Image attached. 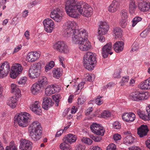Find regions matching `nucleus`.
Masks as SVG:
<instances>
[{"instance_id":"nucleus-1","label":"nucleus","mask_w":150,"mask_h":150,"mask_svg":"<svg viewBox=\"0 0 150 150\" xmlns=\"http://www.w3.org/2000/svg\"><path fill=\"white\" fill-rule=\"evenodd\" d=\"M76 23L69 21L66 23L64 30V36L69 37L72 36V41L74 43H78L79 48L81 51L89 50L91 48L90 43L88 39V34L83 29L79 30Z\"/></svg>"},{"instance_id":"nucleus-2","label":"nucleus","mask_w":150,"mask_h":150,"mask_svg":"<svg viewBox=\"0 0 150 150\" xmlns=\"http://www.w3.org/2000/svg\"><path fill=\"white\" fill-rule=\"evenodd\" d=\"M86 3L83 1L74 2L72 0L67 1L66 2L65 9L67 14L71 17H78V11L84 16Z\"/></svg>"},{"instance_id":"nucleus-3","label":"nucleus","mask_w":150,"mask_h":150,"mask_svg":"<svg viewBox=\"0 0 150 150\" xmlns=\"http://www.w3.org/2000/svg\"><path fill=\"white\" fill-rule=\"evenodd\" d=\"M30 136L34 141H37L42 137V128L40 123L35 121L30 124L29 127Z\"/></svg>"},{"instance_id":"nucleus-4","label":"nucleus","mask_w":150,"mask_h":150,"mask_svg":"<svg viewBox=\"0 0 150 150\" xmlns=\"http://www.w3.org/2000/svg\"><path fill=\"white\" fill-rule=\"evenodd\" d=\"M83 66L87 69L91 70L96 63V55L91 52H88L83 57Z\"/></svg>"},{"instance_id":"nucleus-5","label":"nucleus","mask_w":150,"mask_h":150,"mask_svg":"<svg viewBox=\"0 0 150 150\" xmlns=\"http://www.w3.org/2000/svg\"><path fill=\"white\" fill-rule=\"evenodd\" d=\"M31 119L30 115L25 112L19 113L17 116H15L14 118V121L17 122L19 126L23 127L28 125Z\"/></svg>"},{"instance_id":"nucleus-6","label":"nucleus","mask_w":150,"mask_h":150,"mask_svg":"<svg viewBox=\"0 0 150 150\" xmlns=\"http://www.w3.org/2000/svg\"><path fill=\"white\" fill-rule=\"evenodd\" d=\"M129 97L132 100L139 101L147 99L148 96L142 91H136L131 93L130 94Z\"/></svg>"},{"instance_id":"nucleus-7","label":"nucleus","mask_w":150,"mask_h":150,"mask_svg":"<svg viewBox=\"0 0 150 150\" xmlns=\"http://www.w3.org/2000/svg\"><path fill=\"white\" fill-rule=\"evenodd\" d=\"M54 48L59 52L67 53L69 50L66 43L63 41H59L56 42L53 45Z\"/></svg>"},{"instance_id":"nucleus-8","label":"nucleus","mask_w":150,"mask_h":150,"mask_svg":"<svg viewBox=\"0 0 150 150\" xmlns=\"http://www.w3.org/2000/svg\"><path fill=\"white\" fill-rule=\"evenodd\" d=\"M63 11L59 8L54 9L50 13V16L55 21L60 22L62 19Z\"/></svg>"},{"instance_id":"nucleus-9","label":"nucleus","mask_w":150,"mask_h":150,"mask_svg":"<svg viewBox=\"0 0 150 150\" xmlns=\"http://www.w3.org/2000/svg\"><path fill=\"white\" fill-rule=\"evenodd\" d=\"M23 68L20 64H16L12 66L11 71L10 72V77L13 79L16 78L22 71Z\"/></svg>"},{"instance_id":"nucleus-10","label":"nucleus","mask_w":150,"mask_h":150,"mask_svg":"<svg viewBox=\"0 0 150 150\" xmlns=\"http://www.w3.org/2000/svg\"><path fill=\"white\" fill-rule=\"evenodd\" d=\"M90 129L93 133L97 135L103 136L105 132L103 127L96 123L92 124L91 126Z\"/></svg>"},{"instance_id":"nucleus-11","label":"nucleus","mask_w":150,"mask_h":150,"mask_svg":"<svg viewBox=\"0 0 150 150\" xmlns=\"http://www.w3.org/2000/svg\"><path fill=\"white\" fill-rule=\"evenodd\" d=\"M45 30L47 33L52 32L54 27V23L53 21L50 18H47L43 21Z\"/></svg>"},{"instance_id":"nucleus-12","label":"nucleus","mask_w":150,"mask_h":150,"mask_svg":"<svg viewBox=\"0 0 150 150\" xmlns=\"http://www.w3.org/2000/svg\"><path fill=\"white\" fill-rule=\"evenodd\" d=\"M19 146L20 150H31L33 147V143L30 141L22 139L20 140Z\"/></svg>"},{"instance_id":"nucleus-13","label":"nucleus","mask_w":150,"mask_h":150,"mask_svg":"<svg viewBox=\"0 0 150 150\" xmlns=\"http://www.w3.org/2000/svg\"><path fill=\"white\" fill-rule=\"evenodd\" d=\"M40 105L39 101H35L34 103L30 105V108L35 114L40 115L41 113L42 110Z\"/></svg>"},{"instance_id":"nucleus-14","label":"nucleus","mask_w":150,"mask_h":150,"mask_svg":"<svg viewBox=\"0 0 150 150\" xmlns=\"http://www.w3.org/2000/svg\"><path fill=\"white\" fill-rule=\"evenodd\" d=\"M109 28V26L106 22H101L98 29V33L99 34L103 35L106 33Z\"/></svg>"},{"instance_id":"nucleus-15","label":"nucleus","mask_w":150,"mask_h":150,"mask_svg":"<svg viewBox=\"0 0 150 150\" xmlns=\"http://www.w3.org/2000/svg\"><path fill=\"white\" fill-rule=\"evenodd\" d=\"M147 115L144 113V112L140 110H138L137 114L139 117L142 119L144 120H147L148 119L150 120V104L146 108Z\"/></svg>"},{"instance_id":"nucleus-16","label":"nucleus","mask_w":150,"mask_h":150,"mask_svg":"<svg viewBox=\"0 0 150 150\" xmlns=\"http://www.w3.org/2000/svg\"><path fill=\"white\" fill-rule=\"evenodd\" d=\"M149 130L147 125H141L137 129V134L141 137H143L147 134Z\"/></svg>"},{"instance_id":"nucleus-17","label":"nucleus","mask_w":150,"mask_h":150,"mask_svg":"<svg viewBox=\"0 0 150 150\" xmlns=\"http://www.w3.org/2000/svg\"><path fill=\"white\" fill-rule=\"evenodd\" d=\"M112 44L111 42H110L107 43L103 47L102 54L104 58H107L109 52L112 49Z\"/></svg>"},{"instance_id":"nucleus-18","label":"nucleus","mask_w":150,"mask_h":150,"mask_svg":"<svg viewBox=\"0 0 150 150\" xmlns=\"http://www.w3.org/2000/svg\"><path fill=\"white\" fill-rule=\"evenodd\" d=\"M122 119L127 122H133L135 119V115L133 112L124 113L122 116Z\"/></svg>"},{"instance_id":"nucleus-19","label":"nucleus","mask_w":150,"mask_h":150,"mask_svg":"<svg viewBox=\"0 0 150 150\" xmlns=\"http://www.w3.org/2000/svg\"><path fill=\"white\" fill-rule=\"evenodd\" d=\"M40 56V54L38 52H32L28 54L26 58L28 61L33 62L36 61Z\"/></svg>"},{"instance_id":"nucleus-20","label":"nucleus","mask_w":150,"mask_h":150,"mask_svg":"<svg viewBox=\"0 0 150 150\" xmlns=\"http://www.w3.org/2000/svg\"><path fill=\"white\" fill-rule=\"evenodd\" d=\"M138 7L142 12L147 11L150 8V3L148 2L144 1L140 2L138 4Z\"/></svg>"},{"instance_id":"nucleus-21","label":"nucleus","mask_w":150,"mask_h":150,"mask_svg":"<svg viewBox=\"0 0 150 150\" xmlns=\"http://www.w3.org/2000/svg\"><path fill=\"white\" fill-rule=\"evenodd\" d=\"M53 104V102L50 98L45 97L43 99L42 107L45 110H47L48 108L52 106Z\"/></svg>"},{"instance_id":"nucleus-22","label":"nucleus","mask_w":150,"mask_h":150,"mask_svg":"<svg viewBox=\"0 0 150 150\" xmlns=\"http://www.w3.org/2000/svg\"><path fill=\"white\" fill-rule=\"evenodd\" d=\"M40 73V70L35 69L32 67L29 70L28 76L32 79H34L38 77Z\"/></svg>"},{"instance_id":"nucleus-23","label":"nucleus","mask_w":150,"mask_h":150,"mask_svg":"<svg viewBox=\"0 0 150 150\" xmlns=\"http://www.w3.org/2000/svg\"><path fill=\"white\" fill-rule=\"evenodd\" d=\"M139 87L142 90L150 89V77L141 83L139 85Z\"/></svg>"},{"instance_id":"nucleus-24","label":"nucleus","mask_w":150,"mask_h":150,"mask_svg":"<svg viewBox=\"0 0 150 150\" xmlns=\"http://www.w3.org/2000/svg\"><path fill=\"white\" fill-rule=\"evenodd\" d=\"M113 48L117 52L122 51L124 48V43L122 41H118L116 42L113 45Z\"/></svg>"},{"instance_id":"nucleus-25","label":"nucleus","mask_w":150,"mask_h":150,"mask_svg":"<svg viewBox=\"0 0 150 150\" xmlns=\"http://www.w3.org/2000/svg\"><path fill=\"white\" fill-rule=\"evenodd\" d=\"M76 140V136L71 134H68L67 136H65L63 139V140L66 141L67 143H69L70 144L75 142Z\"/></svg>"},{"instance_id":"nucleus-26","label":"nucleus","mask_w":150,"mask_h":150,"mask_svg":"<svg viewBox=\"0 0 150 150\" xmlns=\"http://www.w3.org/2000/svg\"><path fill=\"white\" fill-rule=\"evenodd\" d=\"M41 88L38 83H35L33 85L31 88V92L33 95H37L40 92Z\"/></svg>"},{"instance_id":"nucleus-27","label":"nucleus","mask_w":150,"mask_h":150,"mask_svg":"<svg viewBox=\"0 0 150 150\" xmlns=\"http://www.w3.org/2000/svg\"><path fill=\"white\" fill-rule=\"evenodd\" d=\"M119 5V3L118 0H114L112 3L108 7V11H109L114 12L116 11L118 8Z\"/></svg>"},{"instance_id":"nucleus-28","label":"nucleus","mask_w":150,"mask_h":150,"mask_svg":"<svg viewBox=\"0 0 150 150\" xmlns=\"http://www.w3.org/2000/svg\"><path fill=\"white\" fill-rule=\"evenodd\" d=\"M17 98L14 96L10 98L7 101V104L12 108H15L17 105Z\"/></svg>"},{"instance_id":"nucleus-29","label":"nucleus","mask_w":150,"mask_h":150,"mask_svg":"<svg viewBox=\"0 0 150 150\" xmlns=\"http://www.w3.org/2000/svg\"><path fill=\"white\" fill-rule=\"evenodd\" d=\"M38 83L42 88H44L48 84V81L47 79L45 76H43L40 77L37 82Z\"/></svg>"},{"instance_id":"nucleus-30","label":"nucleus","mask_w":150,"mask_h":150,"mask_svg":"<svg viewBox=\"0 0 150 150\" xmlns=\"http://www.w3.org/2000/svg\"><path fill=\"white\" fill-rule=\"evenodd\" d=\"M129 11L130 13H134L137 8V6L134 0H130L129 2Z\"/></svg>"},{"instance_id":"nucleus-31","label":"nucleus","mask_w":150,"mask_h":150,"mask_svg":"<svg viewBox=\"0 0 150 150\" xmlns=\"http://www.w3.org/2000/svg\"><path fill=\"white\" fill-rule=\"evenodd\" d=\"M0 68L3 69L5 71L8 73L10 71V66L9 62L7 61H5L3 63L0 64Z\"/></svg>"},{"instance_id":"nucleus-32","label":"nucleus","mask_w":150,"mask_h":150,"mask_svg":"<svg viewBox=\"0 0 150 150\" xmlns=\"http://www.w3.org/2000/svg\"><path fill=\"white\" fill-rule=\"evenodd\" d=\"M85 6V13L84 16L87 17L90 16L92 14L93 9L89 7L88 4L86 3Z\"/></svg>"},{"instance_id":"nucleus-33","label":"nucleus","mask_w":150,"mask_h":150,"mask_svg":"<svg viewBox=\"0 0 150 150\" xmlns=\"http://www.w3.org/2000/svg\"><path fill=\"white\" fill-rule=\"evenodd\" d=\"M113 32L115 35V38H121L122 34V31L120 28L116 27L114 29Z\"/></svg>"},{"instance_id":"nucleus-34","label":"nucleus","mask_w":150,"mask_h":150,"mask_svg":"<svg viewBox=\"0 0 150 150\" xmlns=\"http://www.w3.org/2000/svg\"><path fill=\"white\" fill-rule=\"evenodd\" d=\"M59 145V148L61 150H72L70 146L66 141L63 140Z\"/></svg>"},{"instance_id":"nucleus-35","label":"nucleus","mask_w":150,"mask_h":150,"mask_svg":"<svg viewBox=\"0 0 150 150\" xmlns=\"http://www.w3.org/2000/svg\"><path fill=\"white\" fill-rule=\"evenodd\" d=\"M134 138L130 135H128L125 137L123 139V142L126 145L131 144L134 142Z\"/></svg>"},{"instance_id":"nucleus-36","label":"nucleus","mask_w":150,"mask_h":150,"mask_svg":"<svg viewBox=\"0 0 150 150\" xmlns=\"http://www.w3.org/2000/svg\"><path fill=\"white\" fill-rule=\"evenodd\" d=\"M6 150H18L16 147L13 141H11L10 143L9 146H7Z\"/></svg>"},{"instance_id":"nucleus-37","label":"nucleus","mask_w":150,"mask_h":150,"mask_svg":"<svg viewBox=\"0 0 150 150\" xmlns=\"http://www.w3.org/2000/svg\"><path fill=\"white\" fill-rule=\"evenodd\" d=\"M53 88H51V86H48L45 89V94L47 96H49L54 93Z\"/></svg>"},{"instance_id":"nucleus-38","label":"nucleus","mask_w":150,"mask_h":150,"mask_svg":"<svg viewBox=\"0 0 150 150\" xmlns=\"http://www.w3.org/2000/svg\"><path fill=\"white\" fill-rule=\"evenodd\" d=\"M53 76L56 78L58 79L60 77L61 73L60 72L59 69L57 68L53 69Z\"/></svg>"},{"instance_id":"nucleus-39","label":"nucleus","mask_w":150,"mask_h":150,"mask_svg":"<svg viewBox=\"0 0 150 150\" xmlns=\"http://www.w3.org/2000/svg\"><path fill=\"white\" fill-rule=\"evenodd\" d=\"M60 95L59 94H55L52 96V98L53 100L55 101L56 102L57 106H58L59 99L60 98Z\"/></svg>"},{"instance_id":"nucleus-40","label":"nucleus","mask_w":150,"mask_h":150,"mask_svg":"<svg viewBox=\"0 0 150 150\" xmlns=\"http://www.w3.org/2000/svg\"><path fill=\"white\" fill-rule=\"evenodd\" d=\"M43 67V62L40 61L37 63H36L32 67L36 69L40 70Z\"/></svg>"},{"instance_id":"nucleus-41","label":"nucleus","mask_w":150,"mask_h":150,"mask_svg":"<svg viewBox=\"0 0 150 150\" xmlns=\"http://www.w3.org/2000/svg\"><path fill=\"white\" fill-rule=\"evenodd\" d=\"M121 19H127L128 13L127 11L125 9L122 10L120 12Z\"/></svg>"},{"instance_id":"nucleus-42","label":"nucleus","mask_w":150,"mask_h":150,"mask_svg":"<svg viewBox=\"0 0 150 150\" xmlns=\"http://www.w3.org/2000/svg\"><path fill=\"white\" fill-rule=\"evenodd\" d=\"M111 115V113L108 111L107 110H104L101 114L102 117L105 118L110 117Z\"/></svg>"},{"instance_id":"nucleus-43","label":"nucleus","mask_w":150,"mask_h":150,"mask_svg":"<svg viewBox=\"0 0 150 150\" xmlns=\"http://www.w3.org/2000/svg\"><path fill=\"white\" fill-rule=\"evenodd\" d=\"M142 20V18L139 16H136L134 18L132 21V26L134 27L138 22L141 21Z\"/></svg>"},{"instance_id":"nucleus-44","label":"nucleus","mask_w":150,"mask_h":150,"mask_svg":"<svg viewBox=\"0 0 150 150\" xmlns=\"http://www.w3.org/2000/svg\"><path fill=\"white\" fill-rule=\"evenodd\" d=\"M129 80V77L128 76H125L122 77L120 82L121 86H123L125 85L126 83L128 82Z\"/></svg>"},{"instance_id":"nucleus-45","label":"nucleus","mask_w":150,"mask_h":150,"mask_svg":"<svg viewBox=\"0 0 150 150\" xmlns=\"http://www.w3.org/2000/svg\"><path fill=\"white\" fill-rule=\"evenodd\" d=\"M85 83L83 82H82L78 85L77 87L76 92L77 93H79L80 92L81 89L83 87Z\"/></svg>"},{"instance_id":"nucleus-46","label":"nucleus","mask_w":150,"mask_h":150,"mask_svg":"<svg viewBox=\"0 0 150 150\" xmlns=\"http://www.w3.org/2000/svg\"><path fill=\"white\" fill-rule=\"evenodd\" d=\"M83 142L86 144L88 145L91 144L92 143V140L90 138L87 137H83L81 139Z\"/></svg>"},{"instance_id":"nucleus-47","label":"nucleus","mask_w":150,"mask_h":150,"mask_svg":"<svg viewBox=\"0 0 150 150\" xmlns=\"http://www.w3.org/2000/svg\"><path fill=\"white\" fill-rule=\"evenodd\" d=\"M127 24V19H121L120 23V26L122 28H125Z\"/></svg>"},{"instance_id":"nucleus-48","label":"nucleus","mask_w":150,"mask_h":150,"mask_svg":"<svg viewBox=\"0 0 150 150\" xmlns=\"http://www.w3.org/2000/svg\"><path fill=\"white\" fill-rule=\"evenodd\" d=\"M112 125L113 127L115 129H120L121 127V124L117 121L114 122Z\"/></svg>"},{"instance_id":"nucleus-49","label":"nucleus","mask_w":150,"mask_h":150,"mask_svg":"<svg viewBox=\"0 0 150 150\" xmlns=\"http://www.w3.org/2000/svg\"><path fill=\"white\" fill-rule=\"evenodd\" d=\"M8 72L5 71L3 69H1L0 68V78H3L4 77L6 76L8 74Z\"/></svg>"},{"instance_id":"nucleus-50","label":"nucleus","mask_w":150,"mask_h":150,"mask_svg":"<svg viewBox=\"0 0 150 150\" xmlns=\"http://www.w3.org/2000/svg\"><path fill=\"white\" fill-rule=\"evenodd\" d=\"M85 101V97L83 96H80L78 99V104L81 105L83 104Z\"/></svg>"},{"instance_id":"nucleus-51","label":"nucleus","mask_w":150,"mask_h":150,"mask_svg":"<svg viewBox=\"0 0 150 150\" xmlns=\"http://www.w3.org/2000/svg\"><path fill=\"white\" fill-rule=\"evenodd\" d=\"M107 150H116V146L114 144H110L107 147Z\"/></svg>"},{"instance_id":"nucleus-52","label":"nucleus","mask_w":150,"mask_h":150,"mask_svg":"<svg viewBox=\"0 0 150 150\" xmlns=\"http://www.w3.org/2000/svg\"><path fill=\"white\" fill-rule=\"evenodd\" d=\"M27 80V77L24 76L21 78L20 80L18 81V83L19 84H24L25 83Z\"/></svg>"},{"instance_id":"nucleus-53","label":"nucleus","mask_w":150,"mask_h":150,"mask_svg":"<svg viewBox=\"0 0 150 150\" xmlns=\"http://www.w3.org/2000/svg\"><path fill=\"white\" fill-rule=\"evenodd\" d=\"M13 93L15 95V97L18 98H19L21 95V91L19 88H18Z\"/></svg>"},{"instance_id":"nucleus-54","label":"nucleus","mask_w":150,"mask_h":150,"mask_svg":"<svg viewBox=\"0 0 150 150\" xmlns=\"http://www.w3.org/2000/svg\"><path fill=\"white\" fill-rule=\"evenodd\" d=\"M85 146L83 144H79L77 145L76 147V150H84Z\"/></svg>"},{"instance_id":"nucleus-55","label":"nucleus","mask_w":150,"mask_h":150,"mask_svg":"<svg viewBox=\"0 0 150 150\" xmlns=\"http://www.w3.org/2000/svg\"><path fill=\"white\" fill-rule=\"evenodd\" d=\"M87 79L89 81H93L95 78V75L94 74H88V76L87 75Z\"/></svg>"},{"instance_id":"nucleus-56","label":"nucleus","mask_w":150,"mask_h":150,"mask_svg":"<svg viewBox=\"0 0 150 150\" xmlns=\"http://www.w3.org/2000/svg\"><path fill=\"white\" fill-rule=\"evenodd\" d=\"M91 138L95 142H98L100 141L102 139V138L101 137L96 136L94 137L93 135L91 136Z\"/></svg>"},{"instance_id":"nucleus-57","label":"nucleus","mask_w":150,"mask_h":150,"mask_svg":"<svg viewBox=\"0 0 150 150\" xmlns=\"http://www.w3.org/2000/svg\"><path fill=\"white\" fill-rule=\"evenodd\" d=\"M51 86V88H53V90L54 91V93H55L56 92H58L59 91V88H57L58 87L57 85H52Z\"/></svg>"},{"instance_id":"nucleus-58","label":"nucleus","mask_w":150,"mask_h":150,"mask_svg":"<svg viewBox=\"0 0 150 150\" xmlns=\"http://www.w3.org/2000/svg\"><path fill=\"white\" fill-rule=\"evenodd\" d=\"M11 92L13 93L15 90H17L18 87L15 84L12 83L11 85Z\"/></svg>"},{"instance_id":"nucleus-59","label":"nucleus","mask_w":150,"mask_h":150,"mask_svg":"<svg viewBox=\"0 0 150 150\" xmlns=\"http://www.w3.org/2000/svg\"><path fill=\"white\" fill-rule=\"evenodd\" d=\"M149 33V32L147 30H145L140 34V36L142 38H145L147 36Z\"/></svg>"},{"instance_id":"nucleus-60","label":"nucleus","mask_w":150,"mask_h":150,"mask_svg":"<svg viewBox=\"0 0 150 150\" xmlns=\"http://www.w3.org/2000/svg\"><path fill=\"white\" fill-rule=\"evenodd\" d=\"M121 137L120 134H115L113 136V139L117 141L121 139Z\"/></svg>"},{"instance_id":"nucleus-61","label":"nucleus","mask_w":150,"mask_h":150,"mask_svg":"<svg viewBox=\"0 0 150 150\" xmlns=\"http://www.w3.org/2000/svg\"><path fill=\"white\" fill-rule=\"evenodd\" d=\"M113 77L114 78H120L121 77L120 71H115L113 75Z\"/></svg>"},{"instance_id":"nucleus-62","label":"nucleus","mask_w":150,"mask_h":150,"mask_svg":"<svg viewBox=\"0 0 150 150\" xmlns=\"http://www.w3.org/2000/svg\"><path fill=\"white\" fill-rule=\"evenodd\" d=\"M90 150H102V149L99 147L98 146H91L90 149Z\"/></svg>"},{"instance_id":"nucleus-63","label":"nucleus","mask_w":150,"mask_h":150,"mask_svg":"<svg viewBox=\"0 0 150 150\" xmlns=\"http://www.w3.org/2000/svg\"><path fill=\"white\" fill-rule=\"evenodd\" d=\"M22 47V46L21 45H19L17 46L14 48V51L13 52V53L14 54V53L18 51L19 50L21 49Z\"/></svg>"},{"instance_id":"nucleus-64","label":"nucleus","mask_w":150,"mask_h":150,"mask_svg":"<svg viewBox=\"0 0 150 150\" xmlns=\"http://www.w3.org/2000/svg\"><path fill=\"white\" fill-rule=\"evenodd\" d=\"M129 149V150H141L139 147L135 146L131 147Z\"/></svg>"}]
</instances>
